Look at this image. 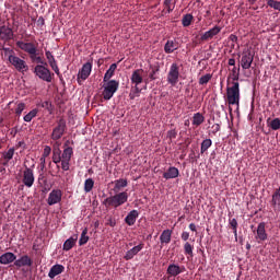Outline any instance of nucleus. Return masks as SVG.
Returning a JSON list of instances; mask_svg holds the SVG:
<instances>
[{
	"instance_id": "f257e3e1",
	"label": "nucleus",
	"mask_w": 280,
	"mask_h": 280,
	"mask_svg": "<svg viewBox=\"0 0 280 280\" xmlns=\"http://www.w3.org/2000/svg\"><path fill=\"white\" fill-rule=\"evenodd\" d=\"M230 84L226 86L225 102L229 106H240V82H231Z\"/></svg>"
},
{
	"instance_id": "f03ea898",
	"label": "nucleus",
	"mask_w": 280,
	"mask_h": 280,
	"mask_svg": "<svg viewBox=\"0 0 280 280\" xmlns=\"http://www.w3.org/2000/svg\"><path fill=\"white\" fill-rule=\"evenodd\" d=\"M126 202H128V192L122 191L114 196L107 197L106 199H104L103 205L104 207H106V209L110 207L117 209L118 207H121V205H126Z\"/></svg>"
},
{
	"instance_id": "7ed1b4c3",
	"label": "nucleus",
	"mask_w": 280,
	"mask_h": 280,
	"mask_svg": "<svg viewBox=\"0 0 280 280\" xmlns=\"http://www.w3.org/2000/svg\"><path fill=\"white\" fill-rule=\"evenodd\" d=\"M65 132H67V120L60 118L57 120V125L54 127L50 138L52 141H60V139L65 137Z\"/></svg>"
},
{
	"instance_id": "20e7f679",
	"label": "nucleus",
	"mask_w": 280,
	"mask_h": 280,
	"mask_svg": "<svg viewBox=\"0 0 280 280\" xmlns=\"http://www.w3.org/2000/svg\"><path fill=\"white\" fill-rule=\"evenodd\" d=\"M47 66L37 65L35 66L33 73L39 78V80H43L44 82H51L54 80V73L49 68H46Z\"/></svg>"
},
{
	"instance_id": "39448f33",
	"label": "nucleus",
	"mask_w": 280,
	"mask_h": 280,
	"mask_svg": "<svg viewBox=\"0 0 280 280\" xmlns=\"http://www.w3.org/2000/svg\"><path fill=\"white\" fill-rule=\"evenodd\" d=\"M107 83L103 85V100H110L115 93L119 90V83L116 80L106 81Z\"/></svg>"
},
{
	"instance_id": "423d86ee",
	"label": "nucleus",
	"mask_w": 280,
	"mask_h": 280,
	"mask_svg": "<svg viewBox=\"0 0 280 280\" xmlns=\"http://www.w3.org/2000/svg\"><path fill=\"white\" fill-rule=\"evenodd\" d=\"M8 60L10 65H12V67L19 71V73H25V71L30 70L27 62H25V60L21 59L19 56L10 55Z\"/></svg>"
},
{
	"instance_id": "0eeeda50",
	"label": "nucleus",
	"mask_w": 280,
	"mask_h": 280,
	"mask_svg": "<svg viewBox=\"0 0 280 280\" xmlns=\"http://www.w3.org/2000/svg\"><path fill=\"white\" fill-rule=\"evenodd\" d=\"M180 78V67L178 63L174 62L167 73V82L171 86H176L178 84V79Z\"/></svg>"
},
{
	"instance_id": "6e6552de",
	"label": "nucleus",
	"mask_w": 280,
	"mask_h": 280,
	"mask_svg": "<svg viewBox=\"0 0 280 280\" xmlns=\"http://www.w3.org/2000/svg\"><path fill=\"white\" fill-rule=\"evenodd\" d=\"M34 170L25 166V170L22 173V183L25 187H33L34 186Z\"/></svg>"
},
{
	"instance_id": "1a4fd4ad",
	"label": "nucleus",
	"mask_w": 280,
	"mask_h": 280,
	"mask_svg": "<svg viewBox=\"0 0 280 280\" xmlns=\"http://www.w3.org/2000/svg\"><path fill=\"white\" fill-rule=\"evenodd\" d=\"M253 60H255V54H253L250 50L243 51L241 58L242 69H250V67L253 66Z\"/></svg>"
},
{
	"instance_id": "9d476101",
	"label": "nucleus",
	"mask_w": 280,
	"mask_h": 280,
	"mask_svg": "<svg viewBox=\"0 0 280 280\" xmlns=\"http://www.w3.org/2000/svg\"><path fill=\"white\" fill-rule=\"evenodd\" d=\"M58 202H62V190L52 189L48 195L47 205L54 207V205H58Z\"/></svg>"
},
{
	"instance_id": "9b49d317",
	"label": "nucleus",
	"mask_w": 280,
	"mask_h": 280,
	"mask_svg": "<svg viewBox=\"0 0 280 280\" xmlns=\"http://www.w3.org/2000/svg\"><path fill=\"white\" fill-rule=\"evenodd\" d=\"M16 47H19V49H21L22 51H25V54H34L35 51H38V46H36V44L28 42L25 43L23 40H18L15 43Z\"/></svg>"
},
{
	"instance_id": "f8f14e48",
	"label": "nucleus",
	"mask_w": 280,
	"mask_h": 280,
	"mask_svg": "<svg viewBox=\"0 0 280 280\" xmlns=\"http://www.w3.org/2000/svg\"><path fill=\"white\" fill-rule=\"evenodd\" d=\"M14 38V31L12 28L2 25L0 26V40H3L4 43H10Z\"/></svg>"
},
{
	"instance_id": "ddd939ff",
	"label": "nucleus",
	"mask_w": 280,
	"mask_h": 280,
	"mask_svg": "<svg viewBox=\"0 0 280 280\" xmlns=\"http://www.w3.org/2000/svg\"><path fill=\"white\" fill-rule=\"evenodd\" d=\"M91 71H93V65L91 62L84 63L78 73V83L80 84V80H86L91 75Z\"/></svg>"
},
{
	"instance_id": "4468645a",
	"label": "nucleus",
	"mask_w": 280,
	"mask_h": 280,
	"mask_svg": "<svg viewBox=\"0 0 280 280\" xmlns=\"http://www.w3.org/2000/svg\"><path fill=\"white\" fill-rule=\"evenodd\" d=\"M145 244L140 243L139 245L133 246L131 249H129L125 256L124 259L126 261H130V259H135L136 255H139L141 253V249L144 248Z\"/></svg>"
},
{
	"instance_id": "2eb2a0df",
	"label": "nucleus",
	"mask_w": 280,
	"mask_h": 280,
	"mask_svg": "<svg viewBox=\"0 0 280 280\" xmlns=\"http://www.w3.org/2000/svg\"><path fill=\"white\" fill-rule=\"evenodd\" d=\"M270 205L273 211L280 212V187L273 190L271 195Z\"/></svg>"
},
{
	"instance_id": "dca6fc26",
	"label": "nucleus",
	"mask_w": 280,
	"mask_h": 280,
	"mask_svg": "<svg viewBox=\"0 0 280 280\" xmlns=\"http://www.w3.org/2000/svg\"><path fill=\"white\" fill-rule=\"evenodd\" d=\"M185 272V267H180L176 264L168 265L166 269V275L170 277H178V275H183Z\"/></svg>"
},
{
	"instance_id": "f3484780",
	"label": "nucleus",
	"mask_w": 280,
	"mask_h": 280,
	"mask_svg": "<svg viewBox=\"0 0 280 280\" xmlns=\"http://www.w3.org/2000/svg\"><path fill=\"white\" fill-rule=\"evenodd\" d=\"M256 240L259 242H266L268 240V233H266V223L260 222L256 230Z\"/></svg>"
},
{
	"instance_id": "a211bd4d",
	"label": "nucleus",
	"mask_w": 280,
	"mask_h": 280,
	"mask_svg": "<svg viewBox=\"0 0 280 280\" xmlns=\"http://www.w3.org/2000/svg\"><path fill=\"white\" fill-rule=\"evenodd\" d=\"M219 32H222V27L214 26V27L210 28L209 31H207L206 33H203L200 37V40H202V42L211 40V38H213V36H218Z\"/></svg>"
},
{
	"instance_id": "6ab92c4d",
	"label": "nucleus",
	"mask_w": 280,
	"mask_h": 280,
	"mask_svg": "<svg viewBox=\"0 0 280 280\" xmlns=\"http://www.w3.org/2000/svg\"><path fill=\"white\" fill-rule=\"evenodd\" d=\"M14 261H16V255L12 252H7L0 256V264H2V266L14 264Z\"/></svg>"
},
{
	"instance_id": "aec40b11",
	"label": "nucleus",
	"mask_w": 280,
	"mask_h": 280,
	"mask_svg": "<svg viewBox=\"0 0 280 280\" xmlns=\"http://www.w3.org/2000/svg\"><path fill=\"white\" fill-rule=\"evenodd\" d=\"M33 264L34 262L32 261V258L27 255H24L20 259H15L13 265L15 266V268H23L25 266L30 268Z\"/></svg>"
},
{
	"instance_id": "412c9836",
	"label": "nucleus",
	"mask_w": 280,
	"mask_h": 280,
	"mask_svg": "<svg viewBox=\"0 0 280 280\" xmlns=\"http://www.w3.org/2000/svg\"><path fill=\"white\" fill-rule=\"evenodd\" d=\"M143 82V69H137L131 74V83L139 86Z\"/></svg>"
},
{
	"instance_id": "4be33fe9",
	"label": "nucleus",
	"mask_w": 280,
	"mask_h": 280,
	"mask_svg": "<svg viewBox=\"0 0 280 280\" xmlns=\"http://www.w3.org/2000/svg\"><path fill=\"white\" fill-rule=\"evenodd\" d=\"M180 172L175 166H170L167 171L163 173V178L170 180L172 178H178Z\"/></svg>"
},
{
	"instance_id": "5701e85b",
	"label": "nucleus",
	"mask_w": 280,
	"mask_h": 280,
	"mask_svg": "<svg viewBox=\"0 0 280 280\" xmlns=\"http://www.w3.org/2000/svg\"><path fill=\"white\" fill-rule=\"evenodd\" d=\"M62 272H65V266L57 264L50 268L48 277L49 279H56V277H58V275H62Z\"/></svg>"
},
{
	"instance_id": "b1692460",
	"label": "nucleus",
	"mask_w": 280,
	"mask_h": 280,
	"mask_svg": "<svg viewBox=\"0 0 280 280\" xmlns=\"http://www.w3.org/2000/svg\"><path fill=\"white\" fill-rule=\"evenodd\" d=\"M137 218H139V211L131 210L125 218V222L128 226H135V224L137 222Z\"/></svg>"
},
{
	"instance_id": "393cba45",
	"label": "nucleus",
	"mask_w": 280,
	"mask_h": 280,
	"mask_svg": "<svg viewBox=\"0 0 280 280\" xmlns=\"http://www.w3.org/2000/svg\"><path fill=\"white\" fill-rule=\"evenodd\" d=\"M56 145L57 147H54L52 150V163L58 165V163L62 161V151L60 150V144H58V142H56Z\"/></svg>"
},
{
	"instance_id": "a878e982",
	"label": "nucleus",
	"mask_w": 280,
	"mask_h": 280,
	"mask_svg": "<svg viewBox=\"0 0 280 280\" xmlns=\"http://www.w3.org/2000/svg\"><path fill=\"white\" fill-rule=\"evenodd\" d=\"M178 49V42L176 40H167L164 46L165 54H174Z\"/></svg>"
},
{
	"instance_id": "bb28decb",
	"label": "nucleus",
	"mask_w": 280,
	"mask_h": 280,
	"mask_svg": "<svg viewBox=\"0 0 280 280\" xmlns=\"http://www.w3.org/2000/svg\"><path fill=\"white\" fill-rule=\"evenodd\" d=\"M114 191L116 194H118V191H121V189H124V187H128V179H124V178H120V179H116L114 182Z\"/></svg>"
},
{
	"instance_id": "cd10ccee",
	"label": "nucleus",
	"mask_w": 280,
	"mask_h": 280,
	"mask_svg": "<svg viewBox=\"0 0 280 280\" xmlns=\"http://www.w3.org/2000/svg\"><path fill=\"white\" fill-rule=\"evenodd\" d=\"M75 242H78V234H74L63 243V250H71L75 246Z\"/></svg>"
},
{
	"instance_id": "c85d7f7f",
	"label": "nucleus",
	"mask_w": 280,
	"mask_h": 280,
	"mask_svg": "<svg viewBox=\"0 0 280 280\" xmlns=\"http://www.w3.org/2000/svg\"><path fill=\"white\" fill-rule=\"evenodd\" d=\"M71 156H73V148L67 147V143H65V150L61 153V161H71Z\"/></svg>"
},
{
	"instance_id": "c756f323",
	"label": "nucleus",
	"mask_w": 280,
	"mask_h": 280,
	"mask_svg": "<svg viewBox=\"0 0 280 280\" xmlns=\"http://www.w3.org/2000/svg\"><path fill=\"white\" fill-rule=\"evenodd\" d=\"M115 71H117V63H112L109 69L105 72L103 82H108L113 75H115Z\"/></svg>"
},
{
	"instance_id": "7c9ffc66",
	"label": "nucleus",
	"mask_w": 280,
	"mask_h": 280,
	"mask_svg": "<svg viewBox=\"0 0 280 280\" xmlns=\"http://www.w3.org/2000/svg\"><path fill=\"white\" fill-rule=\"evenodd\" d=\"M161 244H170L172 242V230H164L160 236Z\"/></svg>"
},
{
	"instance_id": "2f4dec72",
	"label": "nucleus",
	"mask_w": 280,
	"mask_h": 280,
	"mask_svg": "<svg viewBox=\"0 0 280 280\" xmlns=\"http://www.w3.org/2000/svg\"><path fill=\"white\" fill-rule=\"evenodd\" d=\"M202 124H205V115H202L201 113L194 114L192 126H196V128H198V126H202Z\"/></svg>"
},
{
	"instance_id": "473e14b6",
	"label": "nucleus",
	"mask_w": 280,
	"mask_h": 280,
	"mask_svg": "<svg viewBox=\"0 0 280 280\" xmlns=\"http://www.w3.org/2000/svg\"><path fill=\"white\" fill-rule=\"evenodd\" d=\"M231 80L232 82H237V80H240V68L237 69L236 67H234L232 69V72L228 78V84H231Z\"/></svg>"
},
{
	"instance_id": "72a5a7b5",
	"label": "nucleus",
	"mask_w": 280,
	"mask_h": 280,
	"mask_svg": "<svg viewBox=\"0 0 280 280\" xmlns=\"http://www.w3.org/2000/svg\"><path fill=\"white\" fill-rule=\"evenodd\" d=\"M38 113H39L38 108H33L23 117L24 121H26V124H30L32 119H35V117H38Z\"/></svg>"
},
{
	"instance_id": "f704fd0d",
	"label": "nucleus",
	"mask_w": 280,
	"mask_h": 280,
	"mask_svg": "<svg viewBox=\"0 0 280 280\" xmlns=\"http://www.w3.org/2000/svg\"><path fill=\"white\" fill-rule=\"evenodd\" d=\"M25 108H27V105L25 103L16 102L15 109H14L16 117H21V115H23V110H25Z\"/></svg>"
},
{
	"instance_id": "c9c22d12",
	"label": "nucleus",
	"mask_w": 280,
	"mask_h": 280,
	"mask_svg": "<svg viewBox=\"0 0 280 280\" xmlns=\"http://www.w3.org/2000/svg\"><path fill=\"white\" fill-rule=\"evenodd\" d=\"M89 242V228L83 229L79 240V246H84Z\"/></svg>"
},
{
	"instance_id": "e433bc0d",
	"label": "nucleus",
	"mask_w": 280,
	"mask_h": 280,
	"mask_svg": "<svg viewBox=\"0 0 280 280\" xmlns=\"http://www.w3.org/2000/svg\"><path fill=\"white\" fill-rule=\"evenodd\" d=\"M93 187H95V180H93V178L85 179L84 182L85 194H90V191H93Z\"/></svg>"
},
{
	"instance_id": "4c0bfd02",
	"label": "nucleus",
	"mask_w": 280,
	"mask_h": 280,
	"mask_svg": "<svg viewBox=\"0 0 280 280\" xmlns=\"http://www.w3.org/2000/svg\"><path fill=\"white\" fill-rule=\"evenodd\" d=\"M211 145H213V141H211V139H205L201 142V148H200L201 154H205L207 152V150H209V148H211Z\"/></svg>"
},
{
	"instance_id": "58836bf2",
	"label": "nucleus",
	"mask_w": 280,
	"mask_h": 280,
	"mask_svg": "<svg viewBox=\"0 0 280 280\" xmlns=\"http://www.w3.org/2000/svg\"><path fill=\"white\" fill-rule=\"evenodd\" d=\"M164 8L171 14V12H174V8H176V0H164Z\"/></svg>"
},
{
	"instance_id": "ea45409f",
	"label": "nucleus",
	"mask_w": 280,
	"mask_h": 280,
	"mask_svg": "<svg viewBox=\"0 0 280 280\" xmlns=\"http://www.w3.org/2000/svg\"><path fill=\"white\" fill-rule=\"evenodd\" d=\"M184 253L185 255H187L188 257H194V244L186 242L184 244Z\"/></svg>"
},
{
	"instance_id": "a19ab883",
	"label": "nucleus",
	"mask_w": 280,
	"mask_h": 280,
	"mask_svg": "<svg viewBox=\"0 0 280 280\" xmlns=\"http://www.w3.org/2000/svg\"><path fill=\"white\" fill-rule=\"evenodd\" d=\"M229 225L233 230L235 242H237V226H238L237 219H229Z\"/></svg>"
},
{
	"instance_id": "79ce46f5",
	"label": "nucleus",
	"mask_w": 280,
	"mask_h": 280,
	"mask_svg": "<svg viewBox=\"0 0 280 280\" xmlns=\"http://www.w3.org/2000/svg\"><path fill=\"white\" fill-rule=\"evenodd\" d=\"M192 21H194V15H191V14H185L184 16H183V19H182V25L184 26V27H189V25H191V23H192Z\"/></svg>"
},
{
	"instance_id": "37998d69",
	"label": "nucleus",
	"mask_w": 280,
	"mask_h": 280,
	"mask_svg": "<svg viewBox=\"0 0 280 280\" xmlns=\"http://www.w3.org/2000/svg\"><path fill=\"white\" fill-rule=\"evenodd\" d=\"M267 5L269 8H273V10H278V12H280V1L277 0H268L267 1Z\"/></svg>"
},
{
	"instance_id": "c03bdc74",
	"label": "nucleus",
	"mask_w": 280,
	"mask_h": 280,
	"mask_svg": "<svg viewBox=\"0 0 280 280\" xmlns=\"http://www.w3.org/2000/svg\"><path fill=\"white\" fill-rule=\"evenodd\" d=\"M38 106H40L42 108H45L46 110H48V113H51V110H54V106L49 101L42 102L40 104H38Z\"/></svg>"
},
{
	"instance_id": "a18cd8bd",
	"label": "nucleus",
	"mask_w": 280,
	"mask_h": 280,
	"mask_svg": "<svg viewBox=\"0 0 280 280\" xmlns=\"http://www.w3.org/2000/svg\"><path fill=\"white\" fill-rule=\"evenodd\" d=\"M3 158L5 161H12V159H14V148H11L8 150V152H4Z\"/></svg>"
},
{
	"instance_id": "49530a36",
	"label": "nucleus",
	"mask_w": 280,
	"mask_h": 280,
	"mask_svg": "<svg viewBox=\"0 0 280 280\" xmlns=\"http://www.w3.org/2000/svg\"><path fill=\"white\" fill-rule=\"evenodd\" d=\"M269 127L271 128V130H279L280 129V119L275 118L273 120H271V122L269 124Z\"/></svg>"
},
{
	"instance_id": "de8ad7c7",
	"label": "nucleus",
	"mask_w": 280,
	"mask_h": 280,
	"mask_svg": "<svg viewBox=\"0 0 280 280\" xmlns=\"http://www.w3.org/2000/svg\"><path fill=\"white\" fill-rule=\"evenodd\" d=\"M211 78H213V75L211 74H206V75H202L200 79H199V84H209V81L211 80Z\"/></svg>"
},
{
	"instance_id": "09e8293b",
	"label": "nucleus",
	"mask_w": 280,
	"mask_h": 280,
	"mask_svg": "<svg viewBox=\"0 0 280 280\" xmlns=\"http://www.w3.org/2000/svg\"><path fill=\"white\" fill-rule=\"evenodd\" d=\"M60 163H61V170H63V172H69L71 161L61 160Z\"/></svg>"
},
{
	"instance_id": "8fccbe9b",
	"label": "nucleus",
	"mask_w": 280,
	"mask_h": 280,
	"mask_svg": "<svg viewBox=\"0 0 280 280\" xmlns=\"http://www.w3.org/2000/svg\"><path fill=\"white\" fill-rule=\"evenodd\" d=\"M45 56H46L49 65L56 62V58L54 57V54H51V51L46 50Z\"/></svg>"
},
{
	"instance_id": "3c124183",
	"label": "nucleus",
	"mask_w": 280,
	"mask_h": 280,
	"mask_svg": "<svg viewBox=\"0 0 280 280\" xmlns=\"http://www.w3.org/2000/svg\"><path fill=\"white\" fill-rule=\"evenodd\" d=\"M49 66L51 67L52 71H55L56 75H60V68H58L57 61L49 63Z\"/></svg>"
},
{
	"instance_id": "603ef678",
	"label": "nucleus",
	"mask_w": 280,
	"mask_h": 280,
	"mask_svg": "<svg viewBox=\"0 0 280 280\" xmlns=\"http://www.w3.org/2000/svg\"><path fill=\"white\" fill-rule=\"evenodd\" d=\"M49 154H51V147L46 145V147L44 148L43 159H47V156H49Z\"/></svg>"
},
{
	"instance_id": "864d4df0",
	"label": "nucleus",
	"mask_w": 280,
	"mask_h": 280,
	"mask_svg": "<svg viewBox=\"0 0 280 280\" xmlns=\"http://www.w3.org/2000/svg\"><path fill=\"white\" fill-rule=\"evenodd\" d=\"M178 132H176V129H172L170 131H167V137L168 139H176Z\"/></svg>"
},
{
	"instance_id": "5fc2aeb1",
	"label": "nucleus",
	"mask_w": 280,
	"mask_h": 280,
	"mask_svg": "<svg viewBox=\"0 0 280 280\" xmlns=\"http://www.w3.org/2000/svg\"><path fill=\"white\" fill-rule=\"evenodd\" d=\"M28 58L31 62H36V59L38 58V51L28 54Z\"/></svg>"
},
{
	"instance_id": "6e6d98bb",
	"label": "nucleus",
	"mask_w": 280,
	"mask_h": 280,
	"mask_svg": "<svg viewBox=\"0 0 280 280\" xmlns=\"http://www.w3.org/2000/svg\"><path fill=\"white\" fill-rule=\"evenodd\" d=\"M35 62L37 63V65H42V66H47V62H45V60L43 59V57H40V56H38L37 55V59L35 60Z\"/></svg>"
},
{
	"instance_id": "4d7b16f0",
	"label": "nucleus",
	"mask_w": 280,
	"mask_h": 280,
	"mask_svg": "<svg viewBox=\"0 0 280 280\" xmlns=\"http://www.w3.org/2000/svg\"><path fill=\"white\" fill-rule=\"evenodd\" d=\"M156 72H159V68L153 69L149 74L150 80H156Z\"/></svg>"
},
{
	"instance_id": "13d9d810",
	"label": "nucleus",
	"mask_w": 280,
	"mask_h": 280,
	"mask_svg": "<svg viewBox=\"0 0 280 280\" xmlns=\"http://www.w3.org/2000/svg\"><path fill=\"white\" fill-rule=\"evenodd\" d=\"M180 238L183 240V242L187 243V240H189V232L182 233Z\"/></svg>"
},
{
	"instance_id": "bf43d9fd",
	"label": "nucleus",
	"mask_w": 280,
	"mask_h": 280,
	"mask_svg": "<svg viewBox=\"0 0 280 280\" xmlns=\"http://www.w3.org/2000/svg\"><path fill=\"white\" fill-rule=\"evenodd\" d=\"M229 40H231L232 43H237V35L231 34L229 36Z\"/></svg>"
},
{
	"instance_id": "052dcab7",
	"label": "nucleus",
	"mask_w": 280,
	"mask_h": 280,
	"mask_svg": "<svg viewBox=\"0 0 280 280\" xmlns=\"http://www.w3.org/2000/svg\"><path fill=\"white\" fill-rule=\"evenodd\" d=\"M213 133L220 132V124H215L212 126Z\"/></svg>"
},
{
	"instance_id": "680f3d73",
	"label": "nucleus",
	"mask_w": 280,
	"mask_h": 280,
	"mask_svg": "<svg viewBox=\"0 0 280 280\" xmlns=\"http://www.w3.org/2000/svg\"><path fill=\"white\" fill-rule=\"evenodd\" d=\"M42 182L47 183V179L45 178V174H39L38 176V183H42Z\"/></svg>"
},
{
	"instance_id": "e2e57ef3",
	"label": "nucleus",
	"mask_w": 280,
	"mask_h": 280,
	"mask_svg": "<svg viewBox=\"0 0 280 280\" xmlns=\"http://www.w3.org/2000/svg\"><path fill=\"white\" fill-rule=\"evenodd\" d=\"M37 25H45V18L39 16L37 20Z\"/></svg>"
},
{
	"instance_id": "0e129e2a",
	"label": "nucleus",
	"mask_w": 280,
	"mask_h": 280,
	"mask_svg": "<svg viewBox=\"0 0 280 280\" xmlns=\"http://www.w3.org/2000/svg\"><path fill=\"white\" fill-rule=\"evenodd\" d=\"M189 229L194 232V233H196L198 230L196 229V223H190L189 224Z\"/></svg>"
},
{
	"instance_id": "69168bd1",
	"label": "nucleus",
	"mask_w": 280,
	"mask_h": 280,
	"mask_svg": "<svg viewBox=\"0 0 280 280\" xmlns=\"http://www.w3.org/2000/svg\"><path fill=\"white\" fill-rule=\"evenodd\" d=\"M228 65L230 67H235V59L234 58L229 59Z\"/></svg>"
},
{
	"instance_id": "338daca9",
	"label": "nucleus",
	"mask_w": 280,
	"mask_h": 280,
	"mask_svg": "<svg viewBox=\"0 0 280 280\" xmlns=\"http://www.w3.org/2000/svg\"><path fill=\"white\" fill-rule=\"evenodd\" d=\"M135 93L137 94V96H139V94L141 93V89H139L138 85L135 86Z\"/></svg>"
},
{
	"instance_id": "774afa93",
	"label": "nucleus",
	"mask_w": 280,
	"mask_h": 280,
	"mask_svg": "<svg viewBox=\"0 0 280 280\" xmlns=\"http://www.w3.org/2000/svg\"><path fill=\"white\" fill-rule=\"evenodd\" d=\"M40 161H42L40 163L42 170H45V158H42Z\"/></svg>"
}]
</instances>
